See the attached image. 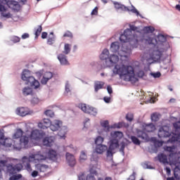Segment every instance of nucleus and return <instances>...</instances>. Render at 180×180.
<instances>
[{
    "label": "nucleus",
    "mask_w": 180,
    "mask_h": 180,
    "mask_svg": "<svg viewBox=\"0 0 180 180\" xmlns=\"http://www.w3.org/2000/svg\"><path fill=\"white\" fill-rule=\"evenodd\" d=\"M100 60L103 63V68H110L115 66L112 70L115 75H120V78L126 81L127 82H131L136 84L139 82V79L136 77L134 74V68L130 65H124V64H117L119 61V56L115 54H111L109 56V50L108 49H103L100 55ZM117 64V65H116Z\"/></svg>",
    "instance_id": "obj_1"
},
{
    "label": "nucleus",
    "mask_w": 180,
    "mask_h": 180,
    "mask_svg": "<svg viewBox=\"0 0 180 180\" xmlns=\"http://www.w3.org/2000/svg\"><path fill=\"white\" fill-rule=\"evenodd\" d=\"M146 42L153 47L149 53L150 60H153L154 63H158L161 60V57L167 53L169 50V43L167 41V37L162 34H160L156 38L148 37L146 39Z\"/></svg>",
    "instance_id": "obj_2"
},
{
    "label": "nucleus",
    "mask_w": 180,
    "mask_h": 180,
    "mask_svg": "<svg viewBox=\"0 0 180 180\" xmlns=\"http://www.w3.org/2000/svg\"><path fill=\"white\" fill-rule=\"evenodd\" d=\"M138 27L129 24V28L126 29L120 37L121 43H129L132 47H137L139 41H143L144 38Z\"/></svg>",
    "instance_id": "obj_3"
},
{
    "label": "nucleus",
    "mask_w": 180,
    "mask_h": 180,
    "mask_svg": "<svg viewBox=\"0 0 180 180\" xmlns=\"http://www.w3.org/2000/svg\"><path fill=\"white\" fill-rule=\"evenodd\" d=\"M120 44L119 41H115L110 44V51H111V53H117V56L118 57V60L120 59L122 63H124L129 60L133 46H131L130 43L127 42L122 44L121 50H120Z\"/></svg>",
    "instance_id": "obj_4"
},
{
    "label": "nucleus",
    "mask_w": 180,
    "mask_h": 180,
    "mask_svg": "<svg viewBox=\"0 0 180 180\" xmlns=\"http://www.w3.org/2000/svg\"><path fill=\"white\" fill-rule=\"evenodd\" d=\"M13 147L20 151L22 148H28L29 136H23V130L18 129L13 135Z\"/></svg>",
    "instance_id": "obj_5"
},
{
    "label": "nucleus",
    "mask_w": 180,
    "mask_h": 180,
    "mask_svg": "<svg viewBox=\"0 0 180 180\" xmlns=\"http://www.w3.org/2000/svg\"><path fill=\"white\" fill-rule=\"evenodd\" d=\"M111 136L112 139L110 140V145L107 150L108 158H112V157H113L115 150L119 147V140L123 137V132L117 131L111 134Z\"/></svg>",
    "instance_id": "obj_6"
},
{
    "label": "nucleus",
    "mask_w": 180,
    "mask_h": 180,
    "mask_svg": "<svg viewBox=\"0 0 180 180\" xmlns=\"http://www.w3.org/2000/svg\"><path fill=\"white\" fill-rule=\"evenodd\" d=\"M112 4L116 9V11H122L123 12H132V13H136V16H140L142 19L144 18L139 11L134 7V6L131 5L132 9H129V7L117 2V1H112Z\"/></svg>",
    "instance_id": "obj_7"
},
{
    "label": "nucleus",
    "mask_w": 180,
    "mask_h": 180,
    "mask_svg": "<svg viewBox=\"0 0 180 180\" xmlns=\"http://www.w3.org/2000/svg\"><path fill=\"white\" fill-rule=\"evenodd\" d=\"M79 108L82 112H84V113H87L88 115H91L92 116H96V115H98V110L96 108L86 105V104H79Z\"/></svg>",
    "instance_id": "obj_8"
},
{
    "label": "nucleus",
    "mask_w": 180,
    "mask_h": 180,
    "mask_svg": "<svg viewBox=\"0 0 180 180\" xmlns=\"http://www.w3.org/2000/svg\"><path fill=\"white\" fill-rule=\"evenodd\" d=\"M158 136L159 139H168V137H171L169 128L167 126L161 127L159 129Z\"/></svg>",
    "instance_id": "obj_9"
},
{
    "label": "nucleus",
    "mask_w": 180,
    "mask_h": 180,
    "mask_svg": "<svg viewBox=\"0 0 180 180\" xmlns=\"http://www.w3.org/2000/svg\"><path fill=\"white\" fill-rule=\"evenodd\" d=\"M23 166L22 164L17 165H8L6 166L7 172H9L11 175H15V174H18V172H20Z\"/></svg>",
    "instance_id": "obj_10"
},
{
    "label": "nucleus",
    "mask_w": 180,
    "mask_h": 180,
    "mask_svg": "<svg viewBox=\"0 0 180 180\" xmlns=\"http://www.w3.org/2000/svg\"><path fill=\"white\" fill-rule=\"evenodd\" d=\"M27 85H30L34 89H38L40 87V82H39L33 76H30L25 80Z\"/></svg>",
    "instance_id": "obj_11"
},
{
    "label": "nucleus",
    "mask_w": 180,
    "mask_h": 180,
    "mask_svg": "<svg viewBox=\"0 0 180 180\" xmlns=\"http://www.w3.org/2000/svg\"><path fill=\"white\" fill-rule=\"evenodd\" d=\"M44 131L39 129H35L32 131L31 132V139L32 140H40L41 139H43L44 137Z\"/></svg>",
    "instance_id": "obj_12"
},
{
    "label": "nucleus",
    "mask_w": 180,
    "mask_h": 180,
    "mask_svg": "<svg viewBox=\"0 0 180 180\" xmlns=\"http://www.w3.org/2000/svg\"><path fill=\"white\" fill-rule=\"evenodd\" d=\"M65 157L66 161L69 167H75V164H77V160H75V157L74 156V155L70 153H66Z\"/></svg>",
    "instance_id": "obj_13"
},
{
    "label": "nucleus",
    "mask_w": 180,
    "mask_h": 180,
    "mask_svg": "<svg viewBox=\"0 0 180 180\" xmlns=\"http://www.w3.org/2000/svg\"><path fill=\"white\" fill-rule=\"evenodd\" d=\"M51 121L49 118L43 119L42 122L38 123V127L39 129H42L43 130H46V129H49L51 126Z\"/></svg>",
    "instance_id": "obj_14"
},
{
    "label": "nucleus",
    "mask_w": 180,
    "mask_h": 180,
    "mask_svg": "<svg viewBox=\"0 0 180 180\" xmlns=\"http://www.w3.org/2000/svg\"><path fill=\"white\" fill-rule=\"evenodd\" d=\"M61 126H63V122L60 120H55L51 124V127H49L52 131H57L61 129Z\"/></svg>",
    "instance_id": "obj_15"
},
{
    "label": "nucleus",
    "mask_w": 180,
    "mask_h": 180,
    "mask_svg": "<svg viewBox=\"0 0 180 180\" xmlns=\"http://www.w3.org/2000/svg\"><path fill=\"white\" fill-rule=\"evenodd\" d=\"M42 144L45 147H51L54 144V136H46L42 140Z\"/></svg>",
    "instance_id": "obj_16"
},
{
    "label": "nucleus",
    "mask_w": 180,
    "mask_h": 180,
    "mask_svg": "<svg viewBox=\"0 0 180 180\" xmlns=\"http://www.w3.org/2000/svg\"><path fill=\"white\" fill-rule=\"evenodd\" d=\"M57 58L60 64V65H70L68 59H67V56L64 53H60L58 55Z\"/></svg>",
    "instance_id": "obj_17"
},
{
    "label": "nucleus",
    "mask_w": 180,
    "mask_h": 180,
    "mask_svg": "<svg viewBox=\"0 0 180 180\" xmlns=\"http://www.w3.org/2000/svg\"><path fill=\"white\" fill-rule=\"evenodd\" d=\"M22 165L25 167L27 171H32V166L30 165V158L27 156H23L22 158Z\"/></svg>",
    "instance_id": "obj_18"
},
{
    "label": "nucleus",
    "mask_w": 180,
    "mask_h": 180,
    "mask_svg": "<svg viewBox=\"0 0 180 180\" xmlns=\"http://www.w3.org/2000/svg\"><path fill=\"white\" fill-rule=\"evenodd\" d=\"M109 148L106 145H96V153L97 154H103L105 151H106V154H108V150Z\"/></svg>",
    "instance_id": "obj_19"
},
{
    "label": "nucleus",
    "mask_w": 180,
    "mask_h": 180,
    "mask_svg": "<svg viewBox=\"0 0 180 180\" xmlns=\"http://www.w3.org/2000/svg\"><path fill=\"white\" fill-rule=\"evenodd\" d=\"M136 136L141 140H148V135L141 129H136Z\"/></svg>",
    "instance_id": "obj_20"
},
{
    "label": "nucleus",
    "mask_w": 180,
    "mask_h": 180,
    "mask_svg": "<svg viewBox=\"0 0 180 180\" xmlns=\"http://www.w3.org/2000/svg\"><path fill=\"white\" fill-rule=\"evenodd\" d=\"M8 8H11L13 11L19 12L20 11V4H19V2L18 1H11Z\"/></svg>",
    "instance_id": "obj_21"
},
{
    "label": "nucleus",
    "mask_w": 180,
    "mask_h": 180,
    "mask_svg": "<svg viewBox=\"0 0 180 180\" xmlns=\"http://www.w3.org/2000/svg\"><path fill=\"white\" fill-rule=\"evenodd\" d=\"M68 131V128L67 127V126L62 125L60 128H59L58 136H60V139H65V134H67Z\"/></svg>",
    "instance_id": "obj_22"
},
{
    "label": "nucleus",
    "mask_w": 180,
    "mask_h": 180,
    "mask_svg": "<svg viewBox=\"0 0 180 180\" xmlns=\"http://www.w3.org/2000/svg\"><path fill=\"white\" fill-rule=\"evenodd\" d=\"M34 93H33V89L30 86H25L22 89V95L24 96H33Z\"/></svg>",
    "instance_id": "obj_23"
},
{
    "label": "nucleus",
    "mask_w": 180,
    "mask_h": 180,
    "mask_svg": "<svg viewBox=\"0 0 180 180\" xmlns=\"http://www.w3.org/2000/svg\"><path fill=\"white\" fill-rule=\"evenodd\" d=\"M48 157L49 160L52 161H56L57 160V151L53 149H50L48 152Z\"/></svg>",
    "instance_id": "obj_24"
},
{
    "label": "nucleus",
    "mask_w": 180,
    "mask_h": 180,
    "mask_svg": "<svg viewBox=\"0 0 180 180\" xmlns=\"http://www.w3.org/2000/svg\"><path fill=\"white\" fill-rule=\"evenodd\" d=\"M158 158L159 162H162L165 165H167V164H168V158H167V155L161 153L158 155Z\"/></svg>",
    "instance_id": "obj_25"
},
{
    "label": "nucleus",
    "mask_w": 180,
    "mask_h": 180,
    "mask_svg": "<svg viewBox=\"0 0 180 180\" xmlns=\"http://www.w3.org/2000/svg\"><path fill=\"white\" fill-rule=\"evenodd\" d=\"M30 77V70L25 69L21 74L22 81H27Z\"/></svg>",
    "instance_id": "obj_26"
},
{
    "label": "nucleus",
    "mask_w": 180,
    "mask_h": 180,
    "mask_svg": "<svg viewBox=\"0 0 180 180\" xmlns=\"http://www.w3.org/2000/svg\"><path fill=\"white\" fill-rule=\"evenodd\" d=\"M144 130L147 131V133H151L155 130V125L153 123L146 124Z\"/></svg>",
    "instance_id": "obj_27"
},
{
    "label": "nucleus",
    "mask_w": 180,
    "mask_h": 180,
    "mask_svg": "<svg viewBox=\"0 0 180 180\" xmlns=\"http://www.w3.org/2000/svg\"><path fill=\"white\" fill-rule=\"evenodd\" d=\"M17 115H19V116H26L29 115V111L26 110V109L23 107L18 108L16 110Z\"/></svg>",
    "instance_id": "obj_28"
},
{
    "label": "nucleus",
    "mask_w": 180,
    "mask_h": 180,
    "mask_svg": "<svg viewBox=\"0 0 180 180\" xmlns=\"http://www.w3.org/2000/svg\"><path fill=\"white\" fill-rule=\"evenodd\" d=\"M104 85H105V82H101V81L95 82V83H94L95 92H98V91H99V89H103Z\"/></svg>",
    "instance_id": "obj_29"
},
{
    "label": "nucleus",
    "mask_w": 180,
    "mask_h": 180,
    "mask_svg": "<svg viewBox=\"0 0 180 180\" xmlns=\"http://www.w3.org/2000/svg\"><path fill=\"white\" fill-rule=\"evenodd\" d=\"M142 32L145 34H148L150 33H154V32H155V28H154V27H153V26H146L143 28Z\"/></svg>",
    "instance_id": "obj_30"
},
{
    "label": "nucleus",
    "mask_w": 180,
    "mask_h": 180,
    "mask_svg": "<svg viewBox=\"0 0 180 180\" xmlns=\"http://www.w3.org/2000/svg\"><path fill=\"white\" fill-rule=\"evenodd\" d=\"M50 34L51 36V37L49 36L48 37L46 43L49 46H51V45L54 44V43L56 42V37L54 35V32H50Z\"/></svg>",
    "instance_id": "obj_31"
},
{
    "label": "nucleus",
    "mask_w": 180,
    "mask_h": 180,
    "mask_svg": "<svg viewBox=\"0 0 180 180\" xmlns=\"http://www.w3.org/2000/svg\"><path fill=\"white\" fill-rule=\"evenodd\" d=\"M4 140L3 144L4 146H6V147H12V143H6V141H8V139H5V134L4 132L0 131V141Z\"/></svg>",
    "instance_id": "obj_32"
},
{
    "label": "nucleus",
    "mask_w": 180,
    "mask_h": 180,
    "mask_svg": "<svg viewBox=\"0 0 180 180\" xmlns=\"http://www.w3.org/2000/svg\"><path fill=\"white\" fill-rule=\"evenodd\" d=\"M101 126L105 129L106 132H108L110 130V127L109 126L108 120H105V121L101 122Z\"/></svg>",
    "instance_id": "obj_33"
},
{
    "label": "nucleus",
    "mask_w": 180,
    "mask_h": 180,
    "mask_svg": "<svg viewBox=\"0 0 180 180\" xmlns=\"http://www.w3.org/2000/svg\"><path fill=\"white\" fill-rule=\"evenodd\" d=\"M130 139L133 144H135V146H140V144H141V141H140V139H139L137 136H131Z\"/></svg>",
    "instance_id": "obj_34"
},
{
    "label": "nucleus",
    "mask_w": 180,
    "mask_h": 180,
    "mask_svg": "<svg viewBox=\"0 0 180 180\" xmlns=\"http://www.w3.org/2000/svg\"><path fill=\"white\" fill-rule=\"evenodd\" d=\"M71 52V45L70 44H65L63 54H70Z\"/></svg>",
    "instance_id": "obj_35"
},
{
    "label": "nucleus",
    "mask_w": 180,
    "mask_h": 180,
    "mask_svg": "<svg viewBox=\"0 0 180 180\" xmlns=\"http://www.w3.org/2000/svg\"><path fill=\"white\" fill-rule=\"evenodd\" d=\"M105 139L101 136H98L95 139V144L96 146L103 145L102 143H103V141Z\"/></svg>",
    "instance_id": "obj_36"
},
{
    "label": "nucleus",
    "mask_w": 180,
    "mask_h": 180,
    "mask_svg": "<svg viewBox=\"0 0 180 180\" xmlns=\"http://www.w3.org/2000/svg\"><path fill=\"white\" fill-rule=\"evenodd\" d=\"M42 30H43V28L41 27V25L38 26V28L35 30V32H34V34H35L34 39H39V36H40V33H41Z\"/></svg>",
    "instance_id": "obj_37"
},
{
    "label": "nucleus",
    "mask_w": 180,
    "mask_h": 180,
    "mask_svg": "<svg viewBox=\"0 0 180 180\" xmlns=\"http://www.w3.org/2000/svg\"><path fill=\"white\" fill-rule=\"evenodd\" d=\"M125 119L127 120V122H133L134 120V115L131 112H128L126 115Z\"/></svg>",
    "instance_id": "obj_38"
},
{
    "label": "nucleus",
    "mask_w": 180,
    "mask_h": 180,
    "mask_svg": "<svg viewBox=\"0 0 180 180\" xmlns=\"http://www.w3.org/2000/svg\"><path fill=\"white\" fill-rule=\"evenodd\" d=\"M124 124V122L115 123L111 126V129H122Z\"/></svg>",
    "instance_id": "obj_39"
},
{
    "label": "nucleus",
    "mask_w": 180,
    "mask_h": 180,
    "mask_svg": "<svg viewBox=\"0 0 180 180\" xmlns=\"http://www.w3.org/2000/svg\"><path fill=\"white\" fill-rule=\"evenodd\" d=\"M142 167L143 168H144V169H155V167L150 165L148 164V162H146L143 164H142Z\"/></svg>",
    "instance_id": "obj_40"
},
{
    "label": "nucleus",
    "mask_w": 180,
    "mask_h": 180,
    "mask_svg": "<svg viewBox=\"0 0 180 180\" xmlns=\"http://www.w3.org/2000/svg\"><path fill=\"white\" fill-rule=\"evenodd\" d=\"M70 85L69 82H66L65 86V95H68L70 92H71V89H70Z\"/></svg>",
    "instance_id": "obj_41"
},
{
    "label": "nucleus",
    "mask_w": 180,
    "mask_h": 180,
    "mask_svg": "<svg viewBox=\"0 0 180 180\" xmlns=\"http://www.w3.org/2000/svg\"><path fill=\"white\" fill-rule=\"evenodd\" d=\"M6 160H0V175L2 174V171H4V167H6Z\"/></svg>",
    "instance_id": "obj_42"
},
{
    "label": "nucleus",
    "mask_w": 180,
    "mask_h": 180,
    "mask_svg": "<svg viewBox=\"0 0 180 180\" xmlns=\"http://www.w3.org/2000/svg\"><path fill=\"white\" fill-rule=\"evenodd\" d=\"M39 102H40V99H39L37 98V96H34H34H32V98L31 99V103L32 105H37V103H39Z\"/></svg>",
    "instance_id": "obj_43"
},
{
    "label": "nucleus",
    "mask_w": 180,
    "mask_h": 180,
    "mask_svg": "<svg viewBox=\"0 0 180 180\" xmlns=\"http://www.w3.org/2000/svg\"><path fill=\"white\" fill-rule=\"evenodd\" d=\"M11 41H13V43H19V41H20V37H18V36H12L10 38Z\"/></svg>",
    "instance_id": "obj_44"
},
{
    "label": "nucleus",
    "mask_w": 180,
    "mask_h": 180,
    "mask_svg": "<svg viewBox=\"0 0 180 180\" xmlns=\"http://www.w3.org/2000/svg\"><path fill=\"white\" fill-rule=\"evenodd\" d=\"M22 174H13L12 176L9 178V180H19L22 179Z\"/></svg>",
    "instance_id": "obj_45"
},
{
    "label": "nucleus",
    "mask_w": 180,
    "mask_h": 180,
    "mask_svg": "<svg viewBox=\"0 0 180 180\" xmlns=\"http://www.w3.org/2000/svg\"><path fill=\"white\" fill-rule=\"evenodd\" d=\"M44 115H46V116H48L49 117H53L54 112H53V110H46L44 112Z\"/></svg>",
    "instance_id": "obj_46"
},
{
    "label": "nucleus",
    "mask_w": 180,
    "mask_h": 180,
    "mask_svg": "<svg viewBox=\"0 0 180 180\" xmlns=\"http://www.w3.org/2000/svg\"><path fill=\"white\" fill-rule=\"evenodd\" d=\"M150 117H151L152 122H158V120H160V118L158 117V115L155 112L153 113Z\"/></svg>",
    "instance_id": "obj_47"
},
{
    "label": "nucleus",
    "mask_w": 180,
    "mask_h": 180,
    "mask_svg": "<svg viewBox=\"0 0 180 180\" xmlns=\"http://www.w3.org/2000/svg\"><path fill=\"white\" fill-rule=\"evenodd\" d=\"M44 77L50 80L53 78V73L51 72H46L44 73Z\"/></svg>",
    "instance_id": "obj_48"
},
{
    "label": "nucleus",
    "mask_w": 180,
    "mask_h": 180,
    "mask_svg": "<svg viewBox=\"0 0 180 180\" xmlns=\"http://www.w3.org/2000/svg\"><path fill=\"white\" fill-rule=\"evenodd\" d=\"M87 157H86V154L85 153L84 151H82L81 154H80V157H79V160L80 161H85V160H86Z\"/></svg>",
    "instance_id": "obj_49"
},
{
    "label": "nucleus",
    "mask_w": 180,
    "mask_h": 180,
    "mask_svg": "<svg viewBox=\"0 0 180 180\" xmlns=\"http://www.w3.org/2000/svg\"><path fill=\"white\" fill-rule=\"evenodd\" d=\"M124 148H126V143L121 142V148H120V151L123 155H124Z\"/></svg>",
    "instance_id": "obj_50"
},
{
    "label": "nucleus",
    "mask_w": 180,
    "mask_h": 180,
    "mask_svg": "<svg viewBox=\"0 0 180 180\" xmlns=\"http://www.w3.org/2000/svg\"><path fill=\"white\" fill-rule=\"evenodd\" d=\"M150 75L153 77V78H160V77H161V72H151Z\"/></svg>",
    "instance_id": "obj_51"
},
{
    "label": "nucleus",
    "mask_w": 180,
    "mask_h": 180,
    "mask_svg": "<svg viewBox=\"0 0 180 180\" xmlns=\"http://www.w3.org/2000/svg\"><path fill=\"white\" fill-rule=\"evenodd\" d=\"M144 75H145V73L143 70H139L136 72V76L138 77V78H143Z\"/></svg>",
    "instance_id": "obj_52"
},
{
    "label": "nucleus",
    "mask_w": 180,
    "mask_h": 180,
    "mask_svg": "<svg viewBox=\"0 0 180 180\" xmlns=\"http://www.w3.org/2000/svg\"><path fill=\"white\" fill-rule=\"evenodd\" d=\"M1 16H3V18H6V19H9L12 18V14H11V13H1Z\"/></svg>",
    "instance_id": "obj_53"
},
{
    "label": "nucleus",
    "mask_w": 180,
    "mask_h": 180,
    "mask_svg": "<svg viewBox=\"0 0 180 180\" xmlns=\"http://www.w3.org/2000/svg\"><path fill=\"white\" fill-rule=\"evenodd\" d=\"M0 4H1V5H7V6H9V5L11 4V1H9V0H0Z\"/></svg>",
    "instance_id": "obj_54"
},
{
    "label": "nucleus",
    "mask_w": 180,
    "mask_h": 180,
    "mask_svg": "<svg viewBox=\"0 0 180 180\" xmlns=\"http://www.w3.org/2000/svg\"><path fill=\"white\" fill-rule=\"evenodd\" d=\"M49 79L43 76L42 79H41V84L42 85H46L47 82H49Z\"/></svg>",
    "instance_id": "obj_55"
},
{
    "label": "nucleus",
    "mask_w": 180,
    "mask_h": 180,
    "mask_svg": "<svg viewBox=\"0 0 180 180\" xmlns=\"http://www.w3.org/2000/svg\"><path fill=\"white\" fill-rule=\"evenodd\" d=\"M34 160L35 161H43V160H44V156L43 155H36L34 157Z\"/></svg>",
    "instance_id": "obj_56"
},
{
    "label": "nucleus",
    "mask_w": 180,
    "mask_h": 180,
    "mask_svg": "<svg viewBox=\"0 0 180 180\" xmlns=\"http://www.w3.org/2000/svg\"><path fill=\"white\" fill-rule=\"evenodd\" d=\"M63 37H70L72 38V33L70 31H66L63 34Z\"/></svg>",
    "instance_id": "obj_57"
},
{
    "label": "nucleus",
    "mask_w": 180,
    "mask_h": 180,
    "mask_svg": "<svg viewBox=\"0 0 180 180\" xmlns=\"http://www.w3.org/2000/svg\"><path fill=\"white\" fill-rule=\"evenodd\" d=\"M175 141H178V138L175 136H172V138L167 140V143H175Z\"/></svg>",
    "instance_id": "obj_58"
},
{
    "label": "nucleus",
    "mask_w": 180,
    "mask_h": 180,
    "mask_svg": "<svg viewBox=\"0 0 180 180\" xmlns=\"http://www.w3.org/2000/svg\"><path fill=\"white\" fill-rule=\"evenodd\" d=\"M89 118H86L85 120L84 121V127L85 129H88V126L89 124Z\"/></svg>",
    "instance_id": "obj_59"
},
{
    "label": "nucleus",
    "mask_w": 180,
    "mask_h": 180,
    "mask_svg": "<svg viewBox=\"0 0 180 180\" xmlns=\"http://www.w3.org/2000/svg\"><path fill=\"white\" fill-rule=\"evenodd\" d=\"M127 180H136V173L135 172H133L132 174L129 176V177L127 179Z\"/></svg>",
    "instance_id": "obj_60"
},
{
    "label": "nucleus",
    "mask_w": 180,
    "mask_h": 180,
    "mask_svg": "<svg viewBox=\"0 0 180 180\" xmlns=\"http://www.w3.org/2000/svg\"><path fill=\"white\" fill-rule=\"evenodd\" d=\"M86 179V180H96V179L95 178V176H94L92 174H88Z\"/></svg>",
    "instance_id": "obj_61"
},
{
    "label": "nucleus",
    "mask_w": 180,
    "mask_h": 180,
    "mask_svg": "<svg viewBox=\"0 0 180 180\" xmlns=\"http://www.w3.org/2000/svg\"><path fill=\"white\" fill-rule=\"evenodd\" d=\"M107 91L109 95H112V94H113V89H112V86H107Z\"/></svg>",
    "instance_id": "obj_62"
},
{
    "label": "nucleus",
    "mask_w": 180,
    "mask_h": 180,
    "mask_svg": "<svg viewBox=\"0 0 180 180\" xmlns=\"http://www.w3.org/2000/svg\"><path fill=\"white\" fill-rule=\"evenodd\" d=\"M103 101L105 103H110V97L105 96Z\"/></svg>",
    "instance_id": "obj_63"
},
{
    "label": "nucleus",
    "mask_w": 180,
    "mask_h": 180,
    "mask_svg": "<svg viewBox=\"0 0 180 180\" xmlns=\"http://www.w3.org/2000/svg\"><path fill=\"white\" fill-rule=\"evenodd\" d=\"M91 15H98V7H95L91 11Z\"/></svg>",
    "instance_id": "obj_64"
}]
</instances>
